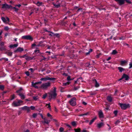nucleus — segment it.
<instances>
[{"mask_svg": "<svg viewBox=\"0 0 132 132\" xmlns=\"http://www.w3.org/2000/svg\"><path fill=\"white\" fill-rule=\"evenodd\" d=\"M18 95L21 98L22 100H24L25 98V96L22 94H19Z\"/></svg>", "mask_w": 132, "mask_h": 132, "instance_id": "5701e85b", "label": "nucleus"}, {"mask_svg": "<svg viewBox=\"0 0 132 132\" xmlns=\"http://www.w3.org/2000/svg\"><path fill=\"white\" fill-rule=\"evenodd\" d=\"M76 101V98L75 97H73L69 101V103L71 106H75L77 104Z\"/></svg>", "mask_w": 132, "mask_h": 132, "instance_id": "20e7f679", "label": "nucleus"}, {"mask_svg": "<svg viewBox=\"0 0 132 132\" xmlns=\"http://www.w3.org/2000/svg\"><path fill=\"white\" fill-rule=\"evenodd\" d=\"M113 113L115 114V116H116L117 114L118 111L117 110H115L114 111Z\"/></svg>", "mask_w": 132, "mask_h": 132, "instance_id": "c03bdc74", "label": "nucleus"}, {"mask_svg": "<svg viewBox=\"0 0 132 132\" xmlns=\"http://www.w3.org/2000/svg\"><path fill=\"white\" fill-rule=\"evenodd\" d=\"M29 70H30L31 71V72L32 73H33L34 72V70L32 68H31L30 69H29Z\"/></svg>", "mask_w": 132, "mask_h": 132, "instance_id": "bf43d9fd", "label": "nucleus"}, {"mask_svg": "<svg viewBox=\"0 0 132 132\" xmlns=\"http://www.w3.org/2000/svg\"><path fill=\"white\" fill-rule=\"evenodd\" d=\"M56 87H54V89H53V91H52L51 92H53V93H56Z\"/></svg>", "mask_w": 132, "mask_h": 132, "instance_id": "49530a36", "label": "nucleus"}, {"mask_svg": "<svg viewBox=\"0 0 132 132\" xmlns=\"http://www.w3.org/2000/svg\"><path fill=\"white\" fill-rule=\"evenodd\" d=\"M6 53L7 54V55L10 56H11L12 54V53L11 52H6Z\"/></svg>", "mask_w": 132, "mask_h": 132, "instance_id": "7c9ffc66", "label": "nucleus"}, {"mask_svg": "<svg viewBox=\"0 0 132 132\" xmlns=\"http://www.w3.org/2000/svg\"><path fill=\"white\" fill-rule=\"evenodd\" d=\"M4 89V86L3 85H0V89L3 90Z\"/></svg>", "mask_w": 132, "mask_h": 132, "instance_id": "4c0bfd02", "label": "nucleus"}, {"mask_svg": "<svg viewBox=\"0 0 132 132\" xmlns=\"http://www.w3.org/2000/svg\"><path fill=\"white\" fill-rule=\"evenodd\" d=\"M42 45V44H41L40 43H39V42L37 44V45H36V46L39 47L41 46Z\"/></svg>", "mask_w": 132, "mask_h": 132, "instance_id": "603ef678", "label": "nucleus"}, {"mask_svg": "<svg viewBox=\"0 0 132 132\" xmlns=\"http://www.w3.org/2000/svg\"><path fill=\"white\" fill-rule=\"evenodd\" d=\"M12 6L11 5H9L6 3H5L2 5V8L5 9H11Z\"/></svg>", "mask_w": 132, "mask_h": 132, "instance_id": "1a4fd4ad", "label": "nucleus"}, {"mask_svg": "<svg viewBox=\"0 0 132 132\" xmlns=\"http://www.w3.org/2000/svg\"><path fill=\"white\" fill-rule=\"evenodd\" d=\"M121 109L122 110H125L129 108L130 107V105L129 103H119V104Z\"/></svg>", "mask_w": 132, "mask_h": 132, "instance_id": "f257e3e1", "label": "nucleus"}, {"mask_svg": "<svg viewBox=\"0 0 132 132\" xmlns=\"http://www.w3.org/2000/svg\"><path fill=\"white\" fill-rule=\"evenodd\" d=\"M115 1L118 2V3L119 5H121L125 3V2L126 1V2L129 4H131V2L129 0H114Z\"/></svg>", "mask_w": 132, "mask_h": 132, "instance_id": "39448f33", "label": "nucleus"}, {"mask_svg": "<svg viewBox=\"0 0 132 132\" xmlns=\"http://www.w3.org/2000/svg\"><path fill=\"white\" fill-rule=\"evenodd\" d=\"M124 78L126 80H128L129 79V76L125 74H123L121 78L118 79V81H120Z\"/></svg>", "mask_w": 132, "mask_h": 132, "instance_id": "9b49d317", "label": "nucleus"}, {"mask_svg": "<svg viewBox=\"0 0 132 132\" xmlns=\"http://www.w3.org/2000/svg\"><path fill=\"white\" fill-rule=\"evenodd\" d=\"M96 94V92H91L90 93V94L91 95H94Z\"/></svg>", "mask_w": 132, "mask_h": 132, "instance_id": "37998d69", "label": "nucleus"}, {"mask_svg": "<svg viewBox=\"0 0 132 132\" xmlns=\"http://www.w3.org/2000/svg\"><path fill=\"white\" fill-rule=\"evenodd\" d=\"M24 50L23 48L19 47L16 50L14 51V52L16 53L18 52H21Z\"/></svg>", "mask_w": 132, "mask_h": 132, "instance_id": "2eb2a0df", "label": "nucleus"}, {"mask_svg": "<svg viewBox=\"0 0 132 132\" xmlns=\"http://www.w3.org/2000/svg\"><path fill=\"white\" fill-rule=\"evenodd\" d=\"M129 68H132V63H130L129 64Z\"/></svg>", "mask_w": 132, "mask_h": 132, "instance_id": "0e129e2a", "label": "nucleus"}, {"mask_svg": "<svg viewBox=\"0 0 132 132\" xmlns=\"http://www.w3.org/2000/svg\"><path fill=\"white\" fill-rule=\"evenodd\" d=\"M52 34L54 35V36H55L57 37H60L59 34L58 33L54 34L53 32H51Z\"/></svg>", "mask_w": 132, "mask_h": 132, "instance_id": "bb28decb", "label": "nucleus"}, {"mask_svg": "<svg viewBox=\"0 0 132 132\" xmlns=\"http://www.w3.org/2000/svg\"><path fill=\"white\" fill-rule=\"evenodd\" d=\"M38 98V96H33V99L35 101L37 100Z\"/></svg>", "mask_w": 132, "mask_h": 132, "instance_id": "e433bc0d", "label": "nucleus"}, {"mask_svg": "<svg viewBox=\"0 0 132 132\" xmlns=\"http://www.w3.org/2000/svg\"><path fill=\"white\" fill-rule=\"evenodd\" d=\"M21 38L24 40H28L31 41L33 40V38L30 35H24L21 37Z\"/></svg>", "mask_w": 132, "mask_h": 132, "instance_id": "423d86ee", "label": "nucleus"}, {"mask_svg": "<svg viewBox=\"0 0 132 132\" xmlns=\"http://www.w3.org/2000/svg\"><path fill=\"white\" fill-rule=\"evenodd\" d=\"M70 84V82H66L65 83H64L63 85L64 86H65L66 85H68Z\"/></svg>", "mask_w": 132, "mask_h": 132, "instance_id": "58836bf2", "label": "nucleus"}, {"mask_svg": "<svg viewBox=\"0 0 132 132\" xmlns=\"http://www.w3.org/2000/svg\"><path fill=\"white\" fill-rule=\"evenodd\" d=\"M42 57H43V58L41 59V61H42L43 60L45 61L46 58L43 56H42Z\"/></svg>", "mask_w": 132, "mask_h": 132, "instance_id": "13d9d810", "label": "nucleus"}, {"mask_svg": "<svg viewBox=\"0 0 132 132\" xmlns=\"http://www.w3.org/2000/svg\"><path fill=\"white\" fill-rule=\"evenodd\" d=\"M52 4L56 8H58L60 7L61 6V4L59 3V1H57L56 3L53 2Z\"/></svg>", "mask_w": 132, "mask_h": 132, "instance_id": "f8f14e48", "label": "nucleus"}, {"mask_svg": "<svg viewBox=\"0 0 132 132\" xmlns=\"http://www.w3.org/2000/svg\"><path fill=\"white\" fill-rule=\"evenodd\" d=\"M42 83V82L41 81L36 82L35 83H34L33 81H32L31 82L32 86L37 89H38L40 88V86L39 87L38 86V85L39 84H41Z\"/></svg>", "mask_w": 132, "mask_h": 132, "instance_id": "0eeeda50", "label": "nucleus"}, {"mask_svg": "<svg viewBox=\"0 0 132 132\" xmlns=\"http://www.w3.org/2000/svg\"><path fill=\"white\" fill-rule=\"evenodd\" d=\"M107 100L108 102H111L112 101V99L111 97L110 96H108L107 97Z\"/></svg>", "mask_w": 132, "mask_h": 132, "instance_id": "412c9836", "label": "nucleus"}, {"mask_svg": "<svg viewBox=\"0 0 132 132\" xmlns=\"http://www.w3.org/2000/svg\"><path fill=\"white\" fill-rule=\"evenodd\" d=\"M30 108L32 110H34L35 109V107L33 106H31L30 107Z\"/></svg>", "mask_w": 132, "mask_h": 132, "instance_id": "8fccbe9b", "label": "nucleus"}, {"mask_svg": "<svg viewBox=\"0 0 132 132\" xmlns=\"http://www.w3.org/2000/svg\"><path fill=\"white\" fill-rule=\"evenodd\" d=\"M74 130L75 132H81V130L79 128L75 129H74Z\"/></svg>", "mask_w": 132, "mask_h": 132, "instance_id": "c756f323", "label": "nucleus"}, {"mask_svg": "<svg viewBox=\"0 0 132 132\" xmlns=\"http://www.w3.org/2000/svg\"><path fill=\"white\" fill-rule=\"evenodd\" d=\"M90 65L89 62L87 63L86 64V66L88 67Z\"/></svg>", "mask_w": 132, "mask_h": 132, "instance_id": "4d7b16f0", "label": "nucleus"}, {"mask_svg": "<svg viewBox=\"0 0 132 132\" xmlns=\"http://www.w3.org/2000/svg\"><path fill=\"white\" fill-rule=\"evenodd\" d=\"M25 73L26 75L27 76H29V73L28 71H26L25 72Z\"/></svg>", "mask_w": 132, "mask_h": 132, "instance_id": "6e6d98bb", "label": "nucleus"}, {"mask_svg": "<svg viewBox=\"0 0 132 132\" xmlns=\"http://www.w3.org/2000/svg\"><path fill=\"white\" fill-rule=\"evenodd\" d=\"M63 75L65 76H68L67 74L65 73H63Z\"/></svg>", "mask_w": 132, "mask_h": 132, "instance_id": "774afa93", "label": "nucleus"}, {"mask_svg": "<svg viewBox=\"0 0 132 132\" xmlns=\"http://www.w3.org/2000/svg\"><path fill=\"white\" fill-rule=\"evenodd\" d=\"M46 70V69L45 67L44 68L42 69L41 70V71L42 72H43L44 71H45Z\"/></svg>", "mask_w": 132, "mask_h": 132, "instance_id": "052dcab7", "label": "nucleus"}, {"mask_svg": "<svg viewBox=\"0 0 132 132\" xmlns=\"http://www.w3.org/2000/svg\"><path fill=\"white\" fill-rule=\"evenodd\" d=\"M28 108V106H24L23 107H22V109H23L26 110L27 109V108Z\"/></svg>", "mask_w": 132, "mask_h": 132, "instance_id": "3c124183", "label": "nucleus"}, {"mask_svg": "<svg viewBox=\"0 0 132 132\" xmlns=\"http://www.w3.org/2000/svg\"><path fill=\"white\" fill-rule=\"evenodd\" d=\"M57 94L56 93L52 92L49 94V97L51 98L55 99L56 96Z\"/></svg>", "mask_w": 132, "mask_h": 132, "instance_id": "9d476101", "label": "nucleus"}, {"mask_svg": "<svg viewBox=\"0 0 132 132\" xmlns=\"http://www.w3.org/2000/svg\"><path fill=\"white\" fill-rule=\"evenodd\" d=\"M71 124L73 126H76V123L75 121H74L71 122Z\"/></svg>", "mask_w": 132, "mask_h": 132, "instance_id": "c9c22d12", "label": "nucleus"}, {"mask_svg": "<svg viewBox=\"0 0 132 132\" xmlns=\"http://www.w3.org/2000/svg\"><path fill=\"white\" fill-rule=\"evenodd\" d=\"M56 79V78H50L48 77V76H46L45 78H41L40 79L41 81H46L47 80H55Z\"/></svg>", "mask_w": 132, "mask_h": 132, "instance_id": "6e6552de", "label": "nucleus"}, {"mask_svg": "<svg viewBox=\"0 0 132 132\" xmlns=\"http://www.w3.org/2000/svg\"><path fill=\"white\" fill-rule=\"evenodd\" d=\"M93 81L95 82V86L96 87H97L99 86L100 85L96 81V80L94 79L93 80Z\"/></svg>", "mask_w": 132, "mask_h": 132, "instance_id": "aec40b11", "label": "nucleus"}, {"mask_svg": "<svg viewBox=\"0 0 132 132\" xmlns=\"http://www.w3.org/2000/svg\"><path fill=\"white\" fill-rule=\"evenodd\" d=\"M104 123L102 122L98 123L97 124V127L98 128H100L103 126H104Z\"/></svg>", "mask_w": 132, "mask_h": 132, "instance_id": "ddd939ff", "label": "nucleus"}, {"mask_svg": "<svg viewBox=\"0 0 132 132\" xmlns=\"http://www.w3.org/2000/svg\"><path fill=\"white\" fill-rule=\"evenodd\" d=\"M82 103L85 105H86L87 104V103L84 101H82Z\"/></svg>", "mask_w": 132, "mask_h": 132, "instance_id": "e2e57ef3", "label": "nucleus"}, {"mask_svg": "<svg viewBox=\"0 0 132 132\" xmlns=\"http://www.w3.org/2000/svg\"><path fill=\"white\" fill-rule=\"evenodd\" d=\"M4 43L2 42H0V46H4Z\"/></svg>", "mask_w": 132, "mask_h": 132, "instance_id": "79ce46f5", "label": "nucleus"}, {"mask_svg": "<svg viewBox=\"0 0 132 132\" xmlns=\"http://www.w3.org/2000/svg\"><path fill=\"white\" fill-rule=\"evenodd\" d=\"M59 131L60 132H63L64 131V128L63 127H61L60 128Z\"/></svg>", "mask_w": 132, "mask_h": 132, "instance_id": "a19ab883", "label": "nucleus"}, {"mask_svg": "<svg viewBox=\"0 0 132 132\" xmlns=\"http://www.w3.org/2000/svg\"><path fill=\"white\" fill-rule=\"evenodd\" d=\"M23 102V101L20 100H17V101H14L12 103V105L14 107L20 106L21 104Z\"/></svg>", "mask_w": 132, "mask_h": 132, "instance_id": "7ed1b4c3", "label": "nucleus"}, {"mask_svg": "<svg viewBox=\"0 0 132 132\" xmlns=\"http://www.w3.org/2000/svg\"><path fill=\"white\" fill-rule=\"evenodd\" d=\"M47 96V94H45L43 95L42 98L43 99H44L46 98Z\"/></svg>", "mask_w": 132, "mask_h": 132, "instance_id": "de8ad7c7", "label": "nucleus"}, {"mask_svg": "<svg viewBox=\"0 0 132 132\" xmlns=\"http://www.w3.org/2000/svg\"><path fill=\"white\" fill-rule=\"evenodd\" d=\"M26 60L28 61H30V60H35V58L34 56L31 57L29 56H26L25 58Z\"/></svg>", "mask_w": 132, "mask_h": 132, "instance_id": "dca6fc26", "label": "nucleus"}, {"mask_svg": "<svg viewBox=\"0 0 132 132\" xmlns=\"http://www.w3.org/2000/svg\"><path fill=\"white\" fill-rule=\"evenodd\" d=\"M120 122V121L118 120H117L115 122V124L116 125H117L118 124H119Z\"/></svg>", "mask_w": 132, "mask_h": 132, "instance_id": "ea45409f", "label": "nucleus"}, {"mask_svg": "<svg viewBox=\"0 0 132 132\" xmlns=\"http://www.w3.org/2000/svg\"><path fill=\"white\" fill-rule=\"evenodd\" d=\"M37 114L35 113H34L32 115V117L34 118H35L37 116Z\"/></svg>", "mask_w": 132, "mask_h": 132, "instance_id": "a18cd8bd", "label": "nucleus"}, {"mask_svg": "<svg viewBox=\"0 0 132 132\" xmlns=\"http://www.w3.org/2000/svg\"><path fill=\"white\" fill-rule=\"evenodd\" d=\"M36 45H36L35 44H32V45H31V48H33L35 46H36Z\"/></svg>", "mask_w": 132, "mask_h": 132, "instance_id": "680f3d73", "label": "nucleus"}, {"mask_svg": "<svg viewBox=\"0 0 132 132\" xmlns=\"http://www.w3.org/2000/svg\"><path fill=\"white\" fill-rule=\"evenodd\" d=\"M70 78H71L70 76H68L67 78V80L68 81H70V80H73L74 79V78L71 79Z\"/></svg>", "mask_w": 132, "mask_h": 132, "instance_id": "c85d7f7f", "label": "nucleus"}, {"mask_svg": "<svg viewBox=\"0 0 132 132\" xmlns=\"http://www.w3.org/2000/svg\"><path fill=\"white\" fill-rule=\"evenodd\" d=\"M22 90V88H20V89L19 90H17L16 91V92L17 93H19V94H20V93H21V91Z\"/></svg>", "mask_w": 132, "mask_h": 132, "instance_id": "473e14b6", "label": "nucleus"}, {"mask_svg": "<svg viewBox=\"0 0 132 132\" xmlns=\"http://www.w3.org/2000/svg\"><path fill=\"white\" fill-rule=\"evenodd\" d=\"M127 61L125 60L121 61H120V65L122 66H124L126 65Z\"/></svg>", "mask_w": 132, "mask_h": 132, "instance_id": "f3484780", "label": "nucleus"}, {"mask_svg": "<svg viewBox=\"0 0 132 132\" xmlns=\"http://www.w3.org/2000/svg\"><path fill=\"white\" fill-rule=\"evenodd\" d=\"M44 121H42V122L43 123H46L47 124H48L50 122V120H48L47 119H46L45 118L44 119Z\"/></svg>", "mask_w": 132, "mask_h": 132, "instance_id": "a211bd4d", "label": "nucleus"}, {"mask_svg": "<svg viewBox=\"0 0 132 132\" xmlns=\"http://www.w3.org/2000/svg\"><path fill=\"white\" fill-rule=\"evenodd\" d=\"M39 50H36L34 51L35 52H37V53H39Z\"/></svg>", "mask_w": 132, "mask_h": 132, "instance_id": "69168bd1", "label": "nucleus"}, {"mask_svg": "<svg viewBox=\"0 0 132 132\" xmlns=\"http://www.w3.org/2000/svg\"><path fill=\"white\" fill-rule=\"evenodd\" d=\"M6 50L5 46H0V51H3L5 50Z\"/></svg>", "mask_w": 132, "mask_h": 132, "instance_id": "393cba45", "label": "nucleus"}, {"mask_svg": "<svg viewBox=\"0 0 132 132\" xmlns=\"http://www.w3.org/2000/svg\"><path fill=\"white\" fill-rule=\"evenodd\" d=\"M97 117H95L94 118H93L90 121L89 123V125H91L92 123L96 119Z\"/></svg>", "mask_w": 132, "mask_h": 132, "instance_id": "4be33fe9", "label": "nucleus"}, {"mask_svg": "<svg viewBox=\"0 0 132 132\" xmlns=\"http://www.w3.org/2000/svg\"><path fill=\"white\" fill-rule=\"evenodd\" d=\"M80 88L79 86H78L76 87H75L74 88V89L75 90H77L78 89Z\"/></svg>", "mask_w": 132, "mask_h": 132, "instance_id": "5fc2aeb1", "label": "nucleus"}, {"mask_svg": "<svg viewBox=\"0 0 132 132\" xmlns=\"http://www.w3.org/2000/svg\"><path fill=\"white\" fill-rule=\"evenodd\" d=\"M1 19L4 22H6L7 21L6 20L4 17H2L1 18Z\"/></svg>", "mask_w": 132, "mask_h": 132, "instance_id": "72a5a7b5", "label": "nucleus"}, {"mask_svg": "<svg viewBox=\"0 0 132 132\" xmlns=\"http://www.w3.org/2000/svg\"><path fill=\"white\" fill-rule=\"evenodd\" d=\"M51 83L50 82L44 83L42 84L40 87L43 89H46L51 86Z\"/></svg>", "mask_w": 132, "mask_h": 132, "instance_id": "f03ea898", "label": "nucleus"}, {"mask_svg": "<svg viewBox=\"0 0 132 132\" xmlns=\"http://www.w3.org/2000/svg\"><path fill=\"white\" fill-rule=\"evenodd\" d=\"M118 69L119 71L120 72H121L125 70V69L121 67H118Z\"/></svg>", "mask_w": 132, "mask_h": 132, "instance_id": "b1692460", "label": "nucleus"}, {"mask_svg": "<svg viewBox=\"0 0 132 132\" xmlns=\"http://www.w3.org/2000/svg\"><path fill=\"white\" fill-rule=\"evenodd\" d=\"M18 46V44H11L10 45L9 47L11 48H14Z\"/></svg>", "mask_w": 132, "mask_h": 132, "instance_id": "6ab92c4d", "label": "nucleus"}, {"mask_svg": "<svg viewBox=\"0 0 132 132\" xmlns=\"http://www.w3.org/2000/svg\"><path fill=\"white\" fill-rule=\"evenodd\" d=\"M42 2H39V1H38L37 3H36V5L38 6H39L42 5Z\"/></svg>", "mask_w": 132, "mask_h": 132, "instance_id": "2f4dec72", "label": "nucleus"}, {"mask_svg": "<svg viewBox=\"0 0 132 132\" xmlns=\"http://www.w3.org/2000/svg\"><path fill=\"white\" fill-rule=\"evenodd\" d=\"M93 51V50L92 49L90 48L89 49V51H88V52L87 53H86V55H89L90 53V52H92Z\"/></svg>", "mask_w": 132, "mask_h": 132, "instance_id": "a878e982", "label": "nucleus"}, {"mask_svg": "<svg viewBox=\"0 0 132 132\" xmlns=\"http://www.w3.org/2000/svg\"><path fill=\"white\" fill-rule=\"evenodd\" d=\"M4 30L6 31H7L9 30V28L7 26H6L4 28Z\"/></svg>", "mask_w": 132, "mask_h": 132, "instance_id": "864d4df0", "label": "nucleus"}, {"mask_svg": "<svg viewBox=\"0 0 132 132\" xmlns=\"http://www.w3.org/2000/svg\"><path fill=\"white\" fill-rule=\"evenodd\" d=\"M46 107H47L48 108H49L50 110H51V106L50 103H49L48 104H47L46 105Z\"/></svg>", "mask_w": 132, "mask_h": 132, "instance_id": "f704fd0d", "label": "nucleus"}, {"mask_svg": "<svg viewBox=\"0 0 132 132\" xmlns=\"http://www.w3.org/2000/svg\"><path fill=\"white\" fill-rule=\"evenodd\" d=\"M11 100H12L14 98V94L12 95L11 96Z\"/></svg>", "mask_w": 132, "mask_h": 132, "instance_id": "09e8293b", "label": "nucleus"}, {"mask_svg": "<svg viewBox=\"0 0 132 132\" xmlns=\"http://www.w3.org/2000/svg\"><path fill=\"white\" fill-rule=\"evenodd\" d=\"M99 117L100 118H103L104 117V114L102 110H100L98 112Z\"/></svg>", "mask_w": 132, "mask_h": 132, "instance_id": "4468645a", "label": "nucleus"}, {"mask_svg": "<svg viewBox=\"0 0 132 132\" xmlns=\"http://www.w3.org/2000/svg\"><path fill=\"white\" fill-rule=\"evenodd\" d=\"M117 53V52L116 50H113L111 54L113 55H115Z\"/></svg>", "mask_w": 132, "mask_h": 132, "instance_id": "cd10ccee", "label": "nucleus"}, {"mask_svg": "<svg viewBox=\"0 0 132 132\" xmlns=\"http://www.w3.org/2000/svg\"><path fill=\"white\" fill-rule=\"evenodd\" d=\"M47 116L48 117H52V116L49 113H47Z\"/></svg>", "mask_w": 132, "mask_h": 132, "instance_id": "338daca9", "label": "nucleus"}]
</instances>
